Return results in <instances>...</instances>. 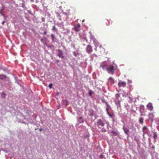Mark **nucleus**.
Wrapping results in <instances>:
<instances>
[{
	"label": "nucleus",
	"mask_w": 159,
	"mask_h": 159,
	"mask_svg": "<svg viewBox=\"0 0 159 159\" xmlns=\"http://www.w3.org/2000/svg\"><path fill=\"white\" fill-rule=\"evenodd\" d=\"M43 34H47V31H44L43 32Z\"/></svg>",
	"instance_id": "obj_25"
},
{
	"label": "nucleus",
	"mask_w": 159,
	"mask_h": 159,
	"mask_svg": "<svg viewBox=\"0 0 159 159\" xmlns=\"http://www.w3.org/2000/svg\"><path fill=\"white\" fill-rule=\"evenodd\" d=\"M148 129L147 127L146 126H144L142 129L143 132V135H144L146 133V131Z\"/></svg>",
	"instance_id": "obj_11"
},
{
	"label": "nucleus",
	"mask_w": 159,
	"mask_h": 159,
	"mask_svg": "<svg viewBox=\"0 0 159 159\" xmlns=\"http://www.w3.org/2000/svg\"><path fill=\"white\" fill-rule=\"evenodd\" d=\"M52 84H49L48 86L49 88H52Z\"/></svg>",
	"instance_id": "obj_23"
},
{
	"label": "nucleus",
	"mask_w": 159,
	"mask_h": 159,
	"mask_svg": "<svg viewBox=\"0 0 159 159\" xmlns=\"http://www.w3.org/2000/svg\"><path fill=\"white\" fill-rule=\"evenodd\" d=\"M51 37L52 39V41H53L54 40L55 36L53 34H51Z\"/></svg>",
	"instance_id": "obj_20"
},
{
	"label": "nucleus",
	"mask_w": 159,
	"mask_h": 159,
	"mask_svg": "<svg viewBox=\"0 0 159 159\" xmlns=\"http://www.w3.org/2000/svg\"><path fill=\"white\" fill-rule=\"evenodd\" d=\"M86 52L89 53L90 54L91 53L92 51V49L91 46L90 45H88L87 46L86 48Z\"/></svg>",
	"instance_id": "obj_5"
},
{
	"label": "nucleus",
	"mask_w": 159,
	"mask_h": 159,
	"mask_svg": "<svg viewBox=\"0 0 159 159\" xmlns=\"http://www.w3.org/2000/svg\"><path fill=\"white\" fill-rule=\"evenodd\" d=\"M6 77V76L5 75H0V79H3L5 78Z\"/></svg>",
	"instance_id": "obj_18"
},
{
	"label": "nucleus",
	"mask_w": 159,
	"mask_h": 159,
	"mask_svg": "<svg viewBox=\"0 0 159 159\" xmlns=\"http://www.w3.org/2000/svg\"><path fill=\"white\" fill-rule=\"evenodd\" d=\"M47 39V38L46 37H44L43 39H41V41L42 42H43L44 40H46Z\"/></svg>",
	"instance_id": "obj_21"
},
{
	"label": "nucleus",
	"mask_w": 159,
	"mask_h": 159,
	"mask_svg": "<svg viewBox=\"0 0 159 159\" xmlns=\"http://www.w3.org/2000/svg\"><path fill=\"white\" fill-rule=\"evenodd\" d=\"M147 107L148 109L149 110L151 111L153 110V107L152 104V103H148L147 105Z\"/></svg>",
	"instance_id": "obj_6"
},
{
	"label": "nucleus",
	"mask_w": 159,
	"mask_h": 159,
	"mask_svg": "<svg viewBox=\"0 0 159 159\" xmlns=\"http://www.w3.org/2000/svg\"><path fill=\"white\" fill-rule=\"evenodd\" d=\"M79 121L80 123H83L84 122V120L82 119V117L80 118Z\"/></svg>",
	"instance_id": "obj_15"
},
{
	"label": "nucleus",
	"mask_w": 159,
	"mask_h": 159,
	"mask_svg": "<svg viewBox=\"0 0 159 159\" xmlns=\"http://www.w3.org/2000/svg\"><path fill=\"white\" fill-rule=\"evenodd\" d=\"M158 137L157 135V133L155 132H154L153 133V138L154 139V141L155 142H156V139Z\"/></svg>",
	"instance_id": "obj_10"
},
{
	"label": "nucleus",
	"mask_w": 159,
	"mask_h": 159,
	"mask_svg": "<svg viewBox=\"0 0 159 159\" xmlns=\"http://www.w3.org/2000/svg\"><path fill=\"white\" fill-rule=\"evenodd\" d=\"M97 125L99 128H101L104 125V123L102 121L101 119L98 120L97 122Z\"/></svg>",
	"instance_id": "obj_3"
},
{
	"label": "nucleus",
	"mask_w": 159,
	"mask_h": 159,
	"mask_svg": "<svg viewBox=\"0 0 159 159\" xmlns=\"http://www.w3.org/2000/svg\"><path fill=\"white\" fill-rule=\"evenodd\" d=\"M59 53L58 54V56L61 58H63L64 57L63 56V54L62 52L59 49L58 50Z\"/></svg>",
	"instance_id": "obj_8"
},
{
	"label": "nucleus",
	"mask_w": 159,
	"mask_h": 159,
	"mask_svg": "<svg viewBox=\"0 0 159 159\" xmlns=\"http://www.w3.org/2000/svg\"><path fill=\"white\" fill-rule=\"evenodd\" d=\"M42 129L41 128L39 129V130L40 131H42Z\"/></svg>",
	"instance_id": "obj_29"
},
{
	"label": "nucleus",
	"mask_w": 159,
	"mask_h": 159,
	"mask_svg": "<svg viewBox=\"0 0 159 159\" xmlns=\"http://www.w3.org/2000/svg\"><path fill=\"white\" fill-rule=\"evenodd\" d=\"M123 129L125 133L127 134H128V133L129 131V129L125 127H124Z\"/></svg>",
	"instance_id": "obj_9"
},
{
	"label": "nucleus",
	"mask_w": 159,
	"mask_h": 159,
	"mask_svg": "<svg viewBox=\"0 0 159 159\" xmlns=\"http://www.w3.org/2000/svg\"><path fill=\"white\" fill-rule=\"evenodd\" d=\"M126 85V82L124 81H120L118 83V88L120 90L121 88L125 87Z\"/></svg>",
	"instance_id": "obj_2"
},
{
	"label": "nucleus",
	"mask_w": 159,
	"mask_h": 159,
	"mask_svg": "<svg viewBox=\"0 0 159 159\" xmlns=\"http://www.w3.org/2000/svg\"><path fill=\"white\" fill-rule=\"evenodd\" d=\"M111 133L114 136H116L117 135L118 133L116 131H112Z\"/></svg>",
	"instance_id": "obj_16"
},
{
	"label": "nucleus",
	"mask_w": 159,
	"mask_h": 159,
	"mask_svg": "<svg viewBox=\"0 0 159 159\" xmlns=\"http://www.w3.org/2000/svg\"><path fill=\"white\" fill-rule=\"evenodd\" d=\"M109 81L111 83V84L114 83V80L111 77H110L109 80Z\"/></svg>",
	"instance_id": "obj_13"
},
{
	"label": "nucleus",
	"mask_w": 159,
	"mask_h": 159,
	"mask_svg": "<svg viewBox=\"0 0 159 159\" xmlns=\"http://www.w3.org/2000/svg\"><path fill=\"white\" fill-rule=\"evenodd\" d=\"M5 23V21H3L2 22V25H4V23Z\"/></svg>",
	"instance_id": "obj_26"
},
{
	"label": "nucleus",
	"mask_w": 159,
	"mask_h": 159,
	"mask_svg": "<svg viewBox=\"0 0 159 159\" xmlns=\"http://www.w3.org/2000/svg\"><path fill=\"white\" fill-rule=\"evenodd\" d=\"M93 43L95 47H97L99 46L100 48H103V47L101 46V45H100V43L97 40H94Z\"/></svg>",
	"instance_id": "obj_7"
},
{
	"label": "nucleus",
	"mask_w": 159,
	"mask_h": 159,
	"mask_svg": "<svg viewBox=\"0 0 159 159\" xmlns=\"http://www.w3.org/2000/svg\"><path fill=\"white\" fill-rule=\"evenodd\" d=\"M93 93V91L92 90H90L89 91V96H92V94Z\"/></svg>",
	"instance_id": "obj_22"
},
{
	"label": "nucleus",
	"mask_w": 159,
	"mask_h": 159,
	"mask_svg": "<svg viewBox=\"0 0 159 159\" xmlns=\"http://www.w3.org/2000/svg\"><path fill=\"white\" fill-rule=\"evenodd\" d=\"M80 25L79 23H78L74 27V31L76 32H78L80 31Z\"/></svg>",
	"instance_id": "obj_4"
},
{
	"label": "nucleus",
	"mask_w": 159,
	"mask_h": 159,
	"mask_svg": "<svg viewBox=\"0 0 159 159\" xmlns=\"http://www.w3.org/2000/svg\"><path fill=\"white\" fill-rule=\"evenodd\" d=\"M55 26H54L53 27H52V29H53V30H54V29H55Z\"/></svg>",
	"instance_id": "obj_28"
},
{
	"label": "nucleus",
	"mask_w": 159,
	"mask_h": 159,
	"mask_svg": "<svg viewBox=\"0 0 159 159\" xmlns=\"http://www.w3.org/2000/svg\"><path fill=\"white\" fill-rule=\"evenodd\" d=\"M107 113H108V115H109V116L110 117H111V114H109L108 112H107Z\"/></svg>",
	"instance_id": "obj_27"
},
{
	"label": "nucleus",
	"mask_w": 159,
	"mask_h": 159,
	"mask_svg": "<svg viewBox=\"0 0 159 159\" xmlns=\"http://www.w3.org/2000/svg\"><path fill=\"white\" fill-rule=\"evenodd\" d=\"M101 131L102 132H105L106 131V130L105 129H104V128H102V129L101 130Z\"/></svg>",
	"instance_id": "obj_24"
},
{
	"label": "nucleus",
	"mask_w": 159,
	"mask_h": 159,
	"mask_svg": "<svg viewBox=\"0 0 159 159\" xmlns=\"http://www.w3.org/2000/svg\"><path fill=\"white\" fill-rule=\"evenodd\" d=\"M104 23H105V25L108 26L109 25V21L107 20H105Z\"/></svg>",
	"instance_id": "obj_12"
},
{
	"label": "nucleus",
	"mask_w": 159,
	"mask_h": 159,
	"mask_svg": "<svg viewBox=\"0 0 159 159\" xmlns=\"http://www.w3.org/2000/svg\"><path fill=\"white\" fill-rule=\"evenodd\" d=\"M149 117L151 118L152 120L154 117V116L152 113H150L149 114Z\"/></svg>",
	"instance_id": "obj_17"
},
{
	"label": "nucleus",
	"mask_w": 159,
	"mask_h": 159,
	"mask_svg": "<svg viewBox=\"0 0 159 159\" xmlns=\"http://www.w3.org/2000/svg\"><path fill=\"white\" fill-rule=\"evenodd\" d=\"M6 94L4 92H2L1 93V97L2 98H4L5 97Z\"/></svg>",
	"instance_id": "obj_19"
},
{
	"label": "nucleus",
	"mask_w": 159,
	"mask_h": 159,
	"mask_svg": "<svg viewBox=\"0 0 159 159\" xmlns=\"http://www.w3.org/2000/svg\"><path fill=\"white\" fill-rule=\"evenodd\" d=\"M106 69L108 73L111 75L114 74L115 69L114 67L113 66L111 65L109 66Z\"/></svg>",
	"instance_id": "obj_1"
},
{
	"label": "nucleus",
	"mask_w": 159,
	"mask_h": 159,
	"mask_svg": "<svg viewBox=\"0 0 159 159\" xmlns=\"http://www.w3.org/2000/svg\"><path fill=\"white\" fill-rule=\"evenodd\" d=\"M139 123L143 124V118H140L139 119Z\"/></svg>",
	"instance_id": "obj_14"
}]
</instances>
